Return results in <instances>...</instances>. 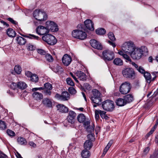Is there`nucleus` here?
<instances>
[{
  "label": "nucleus",
  "mask_w": 158,
  "mask_h": 158,
  "mask_svg": "<svg viewBox=\"0 0 158 158\" xmlns=\"http://www.w3.org/2000/svg\"><path fill=\"white\" fill-rule=\"evenodd\" d=\"M135 48L133 42L131 41L125 42L122 46V50L119 51L118 53L126 59V58L124 57V56L126 55L128 56L127 54L130 55Z\"/></svg>",
  "instance_id": "f257e3e1"
},
{
  "label": "nucleus",
  "mask_w": 158,
  "mask_h": 158,
  "mask_svg": "<svg viewBox=\"0 0 158 158\" xmlns=\"http://www.w3.org/2000/svg\"><path fill=\"white\" fill-rule=\"evenodd\" d=\"M148 52V49L146 47L142 46L140 48H135L130 54V56L133 59L139 60L144 53Z\"/></svg>",
  "instance_id": "f03ea898"
},
{
  "label": "nucleus",
  "mask_w": 158,
  "mask_h": 158,
  "mask_svg": "<svg viewBox=\"0 0 158 158\" xmlns=\"http://www.w3.org/2000/svg\"><path fill=\"white\" fill-rule=\"evenodd\" d=\"M33 15L36 19L40 21L46 20L48 18L46 12L41 9H37L34 10Z\"/></svg>",
  "instance_id": "7ed1b4c3"
},
{
  "label": "nucleus",
  "mask_w": 158,
  "mask_h": 158,
  "mask_svg": "<svg viewBox=\"0 0 158 158\" xmlns=\"http://www.w3.org/2000/svg\"><path fill=\"white\" fill-rule=\"evenodd\" d=\"M92 93L93 95L91 97V99L93 102L95 104L93 105V106L95 107L100 105L102 102L101 94L97 89H93Z\"/></svg>",
  "instance_id": "20e7f679"
},
{
  "label": "nucleus",
  "mask_w": 158,
  "mask_h": 158,
  "mask_svg": "<svg viewBox=\"0 0 158 158\" xmlns=\"http://www.w3.org/2000/svg\"><path fill=\"white\" fill-rule=\"evenodd\" d=\"M123 76L127 78L134 79L135 77V72L134 69L131 68H124L122 71Z\"/></svg>",
  "instance_id": "39448f33"
},
{
  "label": "nucleus",
  "mask_w": 158,
  "mask_h": 158,
  "mask_svg": "<svg viewBox=\"0 0 158 158\" xmlns=\"http://www.w3.org/2000/svg\"><path fill=\"white\" fill-rule=\"evenodd\" d=\"M114 56V52L109 49L105 50L102 52V58L105 62L112 60Z\"/></svg>",
  "instance_id": "423d86ee"
},
{
  "label": "nucleus",
  "mask_w": 158,
  "mask_h": 158,
  "mask_svg": "<svg viewBox=\"0 0 158 158\" xmlns=\"http://www.w3.org/2000/svg\"><path fill=\"white\" fill-rule=\"evenodd\" d=\"M131 88V85L129 82L125 81L119 87V91L121 94H126L129 93Z\"/></svg>",
  "instance_id": "0eeeda50"
},
{
  "label": "nucleus",
  "mask_w": 158,
  "mask_h": 158,
  "mask_svg": "<svg viewBox=\"0 0 158 158\" xmlns=\"http://www.w3.org/2000/svg\"><path fill=\"white\" fill-rule=\"evenodd\" d=\"M72 36L81 40H83L86 38L87 35L85 32L80 29L73 30L72 32Z\"/></svg>",
  "instance_id": "6e6552de"
},
{
  "label": "nucleus",
  "mask_w": 158,
  "mask_h": 158,
  "mask_svg": "<svg viewBox=\"0 0 158 158\" xmlns=\"http://www.w3.org/2000/svg\"><path fill=\"white\" fill-rule=\"evenodd\" d=\"M42 39L44 41L50 45H54L57 42V40L54 36L49 34L43 36Z\"/></svg>",
  "instance_id": "1a4fd4ad"
},
{
  "label": "nucleus",
  "mask_w": 158,
  "mask_h": 158,
  "mask_svg": "<svg viewBox=\"0 0 158 158\" xmlns=\"http://www.w3.org/2000/svg\"><path fill=\"white\" fill-rule=\"evenodd\" d=\"M102 106L105 110L112 111L114 108V102L110 100H106L102 102Z\"/></svg>",
  "instance_id": "9d476101"
},
{
  "label": "nucleus",
  "mask_w": 158,
  "mask_h": 158,
  "mask_svg": "<svg viewBox=\"0 0 158 158\" xmlns=\"http://www.w3.org/2000/svg\"><path fill=\"white\" fill-rule=\"evenodd\" d=\"M46 24L49 31H50L52 32H56L58 30V26L53 21H48L46 22Z\"/></svg>",
  "instance_id": "9b49d317"
},
{
  "label": "nucleus",
  "mask_w": 158,
  "mask_h": 158,
  "mask_svg": "<svg viewBox=\"0 0 158 158\" xmlns=\"http://www.w3.org/2000/svg\"><path fill=\"white\" fill-rule=\"evenodd\" d=\"M36 32L40 35H45L49 33V31L47 27L42 26H38L36 28Z\"/></svg>",
  "instance_id": "f8f14e48"
},
{
  "label": "nucleus",
  "mask_w": 158,
  "mask_h": 158,
  "mask_svg": "<svg viewBox=\"0 0 158 158\" xmlns=\"http://www.w3.org/2000/svg\"><path fill=\"white\" fill-rule=\"evenodd\" d=\"M157 73L156 72H153L152 73V75L154 76L152 78L151 74L147 72H146L144 73L143 76L147 83H150L151 81H154L156 78V74Z\"/></svg>",
  "instance_id": "ddd939ff"
},
{
  "label": "nucleus",
  "mask_w": 158,
  "mask_h": 158,
  "mask_svg": "<svg viewBox=\"0 0 158 158\" xmlns=\"http://www.w3.org/2000/svg\"><path fill=\"white\" fill-rule=\"evenodd\" d=\"M55 97L61 100L66 101L69 98V94L67 92H62L61 95L58 94H56Z\"/></svg>",
  "instance_id": "4468645a"
},
{
  "label": "nucleus",
  "mask_w": 158,
  "mask_h": 158,
  "mask_svg": "<svg viewBox=\"0 0 158 158\" xmlns=\"http://www.w3.org/2000/svg\"><path fill=\"white\" fill-rule=\"evenodd\" d=\"M90 43L92 47L94 48L99 50H101L102 49V47L101 44L99 42L95 40H90Z\"/></svg>",
  "instance_id": "2eb2a0df"
},
{
  "label": "nucleus",
  "mask_w": 158,
  "mask_h": 158,
  "mask_svg": "<svg viewBox=\"0 0 158 158\" xmlns=\"http://www.w3.org/2000/svg\"><path fill=\"white\" fill-rule=\"evenodd\" d=\"M76 115V113L74 111L72 110L69 111L67 118L68 122L71 124L73 123L75 121V118Z\"/></svg>",
  "instance_id": "dca6fc26"
},
{
  "label": "nucleus",
  "mask_w": 158,
  "mask_h": 158,
  "mask_svg": "<svg viewBox=\"0 0 158 158\" xmlns=\"http://www.w3.org/2000/svg\"><path fill=\"white\" fill-rule=\"evenodd\" d=\"M44 93L47 95H50L51 94V90L52 89V85L49 83H47L44 84Z\"/></svg>",
  "instance_id": "f3484780"
},
{
  "label": "nucleus",
  "mask_w": 158,
  "mask_h": 158,
  "mask_svg": "<svg viewBox=\"0 0 158 158\" xmlns=\"http://www.w3.org/2000/svg\"><path fill=\"white\" fill-rule=\"evenodd\" d=\"M62 61L64 65L68 66L72 61V58L69 55L65 54L62 57Z\"/></svg>",
  "instance_id": "a211bd4d"
},
{
  "label": "nucleus",
  "mask_w": 158,
  "mask_h": 158,
  "mask_svg": "<svg viewBox=\"0 0 158 158\" xmlns=\"http://www.w3.org/2000/svg\"><path fill=\"white\" fill-rule=\"evenodd\" d=\"M84 24L89 30L93 31L94 29V24L90 19H87L84 22Z\"/></svg>",
  "instance_id": "6ab92c4d"
},
{
  "label": "nucleus",
  "mask_w": 158,
  "mask_h": 158,
  "mask_svg": "<svg viewBox=\"0 0 158 158\" xmlns=\"http://www.w3.org/2000/svg\"><path fill=\"white\" fill-rule=\"evenodd\" d=\"M75 74L80 80L84 81L86 79V74L81 71H77Z\"/></svg>",
  "instance_id": "aec40b11"
},
{
  "label": "nucleus",
  "mask_w": 158,
  "mask_h": 158,
  "mask_svg": "<svg viewBox=\"0 0 158 158\" xmlns=\"http://www.w3.org/2000/svg\"><path fill=\"white\" fill-rule=\"evenodd\" d=\"M57 110L61 113H67L68 111V108L63 104H59L56 106Z\"/></svg>",
  "instance_id": "412c9836"
},
{
  "label": "nucleus",
  "mask_w": 158,
  "mask_h": 158,
  "mask_svg": "<svg viewBox=\"0 0 158 158\" xmlns=\"http://www.w3.org/2000/svg\"><path fill=\"white\" fill-rule=\"evenodd\" d=\"M33 98L37 100L42 99L43 96V94L40 93L38 92H34L32 94Z\"/></svg>",
  "instance_id": "4be33fe9"
},
{
  "label": "nucleus",
  "mask_w": 158,
  "mask_h": 158,
  "mask_svg": "<svg viewBox=\"0 0 158 158\" xmlns=\"http://www.w3.org/2000/svg\"><path fill=\"white\" fill-rule=\"evenodd\" d=\"M124 57L126 58L125 59L126 60V62H128L130 64H131L133 66H134L137 70V69L138 68V65L136 64L135 62H132L130 57L129 56H127L125 55L124 56Z\"/></svg>",
  "instance_id": "5701e85b"
},
{
  "label": "nucleus",
  "mask_w": 158,
  "mask_h": 158,
  "mask_svg": "<svg viewBox=\"0 0 158 158\" xmlns=\"http://www.w3.org/2000/svg\"><path fill=\"white\" fill-rule=\"evenodd\" d=\"M16 40L18 43L20 45H24L26 42V39L20 36L17 37Z\"/></svg>",
  "instance_id": "b1692460"
},
{
  "label": "nucleus",
  "mask_w": 158,
  "mask_h": 158,
  "mask_svg": "<svg viewBox=\"0 0 158 158\" xmlns=\"http://www.w3.org/2000/svg\"><path fill=\"white\" fill-rule=\"evenodd\" d=\"M124 98L126 104L132 102L134 99L133 96L131 94H128L125 95L124 96Z\"/></svg>",
  "instance_id": "393cba45"
},
{
  "label": "nucleus",
  "mask_w": 158,
  "mask_h": 158,
  "mask_svg": "<svg viewBox=\"0 0 158 158\" xmlns=\"http://www.w3.org/2000/svg\"><path fill=\"white\" fill-rule=\"evenodd\" d=\"M125 99L122 98H118L116 100V103L117 105L119 106H123L126 104Z\"/></svg>",
  "instance_id": "a878e982"
},
{
  "label": "nucleus",
  "mask_w": 158,
  "mask_h": 158,
  "mask_svg": "<svg viewBox=\"0 0 158 158\" xmlns=\"http://www.w3.org/2000/svg\"><path fill=\"white\" fill-rule=\"evenodd\" d=\"M43 104L48 107H52V102L51 101L47 98H44L42 101Z\"/></svg>",
  "instance_id": "bb28decb"
},
{
  "label": "nucleus",
  "mask_w": 158,
  "mask_h": 158,
  "mask_svg": "<svg viewBox=\"0 0 158 158\" xmlns=\"http://www.w3.org/2000/svg\"><path fill=\"white\" fill-rule=\"evenodd\" d=\"M113 143V141L110 140L105 148L103 153L102 155V156H104L109 149Z\"/></svg>",
  "instance_id": "cd10ccee"
},
{
  "label": "nucleus",
  "mask_w": 158,
  "mask_h": 158,
  "mask_svg": "<svg viewBox=\"0 0 158 158\" xmlns=\"http://www.w3.org/2000/svg\"><path fill=\"white\" fill-rule=\"evenodd\" d=\"M90 155V153L88 150H84L81 153V156L83 158H89Z\"/></svg>",
  "instance_id": "c85d7f7f"
},
{
  "label": "nucleus",
  "mask_w": 158,
  "mask_h": 158,
  "mask_svg": "<svg viewBox=\"0 0 158 158\" xmlns=\"http://www.w3.org/2000/svg\"><path fill=\"white\" fill-rule=\"evenodd\" d=\"M93 144L90 141L87 140L84 144V147L85 149L89 150L92 147Z\"/></svg>",
  "instance_id": "c756f323"
},
{
  "label": "nucleus",
  "mask_w": 158,
  "mask_h": 158,
  "mask_svg": "<svg viewBox=\"0 0 158 158\" xmlns=\"http://www.w3.org/2000/svg\"><path fill=\"white\" fill-rule=\"evenodd\" d=\"M17 141L19 144L22 145H25L27 143V142L24 138L21 137H18Z\"/></svg>",
  "instance_id": "7c9ffc66"
},
{
  "label": "nucleus",
  "mask_w": 158,
  "mask_h": 158,
  "mask_svg": "<svg viewBox=\"0 0 158 158\" xmlns=\"http://www.w3.org/2000/svg\"><path fill=\"white\" fill-rule=\"evenodd\" d=\"M114 64L116 65L121 66L123 64V61L120 58H115L113 61Z\"/></svg>",
  "instance_id": "2f4dec72"
},
{
  "label": "nucleus",
  "mask_w": 158,
  "mask_h": 158,
  "mask_svg": "<svg viewBox=\"0 0 158 158\" xmlns=\"http://www.w3.org/2000/svg\"><path fill=\"white\" fill-rule=\"evenodd\" d=\"M6 33L7 35L10 37H15L16 35V33L15 31L11 28L8 29Z\"/></svg>",
  "instance_id": "473e14b6"
},
{
  "label": "nucleus",
  "mask_w": 158,
  "mask_h": 158,
  "mask_svg": "<svg viewBox=\"0 0 158 158\" xmlns=\"http://www.w3.org/2000/svg\"><path fill=\"white\" fill-rule=\"evenodd\" d=\"M77 119L80 123H83L85 121L86 117L83 114H80L78 115Z\"/></svg>",
  "instance_id": "72a5a7b5"
},
{
  "label": "nucleus",
  "mask_w": 158,
  "mask_h": 158,
  "mask_svg": "<svg viewBox=\"0 0 158 158\" xmlns=\"http://www.w3.org/2000/svg\"><path fill=\"white\" fill-rule=\"evenodd\" d=\"M18 88L21 89H25L27 87V85L23 81H19L18 83Z\"/></svg>",
  "instance_id": "f704fd0d"
},
{
  "label": "nucleus",
  "mask_w": 158,
  "mask_h": 158,
  "mask_svg": "<svg viewBox=\"0 0 158 158\" xmlns=\"http://www.w3.org/2000/svg\"><path fill=\"white\" fill-rule=\"evenodd\" d=\"M96 33L99 35H102L104 34L106 32L105 29L103 28H100L96 30Z\"/></svg>",
  "instance_id": "c9c22d12"
},
{
  "label": "nucleus",
  "mask_w": 158,
  "mask_h": 158,
  "mask_svg": "<svg viewBox=\"0 0 158 158\" xmlns=\"http://www.w3.org/2000/svg\"><path fill=\"white\" fill-rule=\"evenodd\" d=\"M14 69L15 73L18 74H20L22 71L21 67L18 65H16L15 66Z\"/></svg>",
  "instance_id": "e433bc0d"
},
{
  "label": "nucleus",
  "mask_w": 158,
  "mask_h": 158,
  "mask_svg": "<svg viewBox=\"0 0 158 158\" xmlns=\"http://www.w3.org/2000/svg\"><path fill=\"white\" fill-rule=\"evenodd\" d=\"M30 79L32 82H36L38 81L39 78L37 75L35 74H33L32 75L30 78Z\"/></svg>",
  "instance_id": "4c0bfd02"
},
{
  "label": "nucleus",
  "mask_w": 158,
  "mask_h": 158,
  "mask_svg": "<svg viewBox=\"0 0 158 158\" xmlns=\"http://www.w3.org/2000/svg\"><path fill=\"white\" fill-rule=\"evenodd\" d=\"M7 128L5 122L2 120H0V129L4 130Z\"/></svg>",
  "instance_id": "58836bf2"
},
{
  "label": "nucleus",
  "mask_w": 158,
  "mask_h": 158,
  "mask_svg": "<svg viewBox=\"0 0 158 158\" xmlns=\"http://www.w3.org/2000/svg\"><path fill=\"white\" fill-rule=\"evenodd\" d=\"M22 36L25 37H27L30 39H35L37 40H39L40 39L38 36L32 34H29V36L24 35H22Z\"/></svg>",
  "instance_id": "ea45409f"
},
{
  "label": "nucleus",
  "mask_w": 158,
  "mask_h": 158,
  "mask_svg": "<svg viewBox=\"0 0 158 158\" xmlns=\"http://www.w3.org/2000/svg\"><path fill=\"white\" fill-rule=\"evenodd\" d=\"M66 81L68 85L72 86L74 85V83L70 78H67L66 79Z\"/></svg>",
  "instance_id": "a19ab883"
},
{
  "label": "nucleus",
  "mask_w": 158,
  "mask_h": 158,
  "mask_svg": "<svg viewBox=\"0 0 158 158\" xmlns=\"http://www.w3.org/2000/svg\"><path fill=\"white\" fill-rule=\"evenodd\" d=\"M45 57L46 59L48 61L51 62L53 61V57L50 54H46Z\"/></svg>",
  "instance_id": "79ce46f5"
},
{
  "label": "nucleus",
  "mask_w": 158,
  "mask_h": 158,
  "mask_svg": "<svg viewBox=\"0 0 158 158\" xmlns=\"http://www.w3.org/2000/svg\"><path fill=\"white\" fill-rule=\"evenodd\" d=\"M108 35L109 39L112 41H114L116 40V39L113 33L112 32H109L108 34Z\"/></svg>",
  "instance_id": "37998d69"
},
{
  "label": "nucleus",
  "mask_w": 158,
  "mask_h": 158,
  "mask_svg": "<svg viewBox=\"0 0 158 158\" xmlns=\"http://www.w3.org/2000/svg\"><path fill=\"white\" fill-rule=\"evenodd\" d=\"M87 131L90 133L92 132L94 130V126H93V124L92 125H90L86 128Z\"/></svg>",
  "instance_id": "c03bdc74"
},
{
  "label": "nucleus",
  "mask_w": 158,
  "mask_h": 158,
  "mask_svg": "<svg viewBox=\"0 0 158 158\" xmlns=\"http://www.w3.org/2000/svg\"><path fill=\"white\" fill-rule=\"evenodd\" d=\"M87 137L89 139V140L91 142L94 141L95 140L94 135V134H90L87 135Z\"/></svg>",
  "instance_id": "a18cd8bd"
},
{
  "label": "nucleus",
  "mask_w": 158,
  "mask_h": 158,
  "mask_svg": "<svg viewBox=\"0 0 158 158\" xmlns=\"http://www.w3.org/2000/svg\"><path fill=\"white\" fill-rule=\"evenodd\" d=\"M27 48L29 50L32 51L35 49V47L32 44H29L27 45Z\"/></svg>",
  "instance_id": "49530a36"
},
{
  "label": "nucleus",
  "mask_w": 158,
  "mask_h": 158,
  "mask_svg": "<svg viewBox=\"0 0 158 158\" xmlns=\"http://www.w3.org/2000/svg\"><path fill=\"white\" fill-rule=\"evenodd\" d=\"M6 133L10 136H14L15 135L14 131L9 129L7 130Z\"/></svg>",
  "instance_id": "de8ad7c7"
},
{
  "label": "nucleus",
  "mask_w": 158,
  "mask_h": 158,
  "mask_svg": "<svg viewBox=\"0 0 158 158\" xmlns=\"http://www.w3.org/2000/svg\"><path fill=\"white\" fill-rule=\"evenodd\" d=\"M10 87L12 89L14 90L18 88V83L12 82L10 85Z\"/></svg>",
  "instance_id": "09e8293b"
},
{
  "label": "nucleus",
  "mask_w": 158,
  "mask_h": 158,
  "mask_svg": "<svg viewBox=\"0 0 158 158\" xmlns=\"http://www.w3.org/2000/svg\"><path fill=\"white\" fill-rule=\"evenodd\" d=\"M56 70H54L55 72L56 73H60L61 72H62L63 71V69L60 66L57 65L56 66Z\"/></svg>",
  "instance_id": "8fccbe9b"
},
{
  "label": "nucleus",
  "mask_w": 158,
  "mask_h": 158,
  "mask_svg": "<svg viewBox=\"0 0 158 158\" xmlns=\"http://www.w3.org/2000/svg\"><path fill=\"white\" fill-rule=\"evenodd\" d=\"M68 90L69 92L71 94H74L76 93V89L72 87L69 88Z\"/></svg>",
  "instance_id": "3c124183"
},
{
  "label": "nucleus",
  "mask_w": 158,
  "mask_h": 158,
  "mask_svg": "<svg viewBox=\"0 0 158 158\" xmlns=\"http://www.w3.org/2000/svg\"><path fill=\"white\" fill-rule=\"evenodd\" d=\"M37 51L38 53L41 55H44L46 54V51L42 49H38Z\"/></svg>",
  "instance_id": "603ef678"
},
{
  "label": "nucleus",
  "mask_w": 158,
  "mask_h": 158,
  "mask_svg": "<svg viewBox=\"0 0 158 158\" xmlns=\"http://www.w3.org/2000/svg\"><path fill=\"white\" fill-rule=\"evenodd\" d=\"M137 70L140 73H145V70L144 69L143 67L141 66H139Z\"/></svg>",
  "instance_id": "864d4df0"
},
{
  "label": "nucleus",
  "mask_w": 158,
  "mask_h": 158,
  "mask_svg": "<svg viewBox=\"0 0 158 158\" xmlns=\"http://www.w3.org/2000/svg\"><path fill=\"white\" fill-rule=\"evenodd\" d=\"M33 74H32V73L29 71H26L25 72V75L28 78H31V76Z\"/></svg>",
  "instance_id": "5fc2aeb1"
},
{
  "label": "nucleus",
  "mask_w": 158,
  "mask_h": 158,
  "mask_svg": "<svg viewBox=\"0 0 158 158\" xmlns=\"http://www.w3.org/2000/svg\"><path fill=\"white\" fill-rule=\"evenodd\" d=\"M99 110H95V118L96 119L98 120L99 119Z\"/></svg>",
  "instance_id": "6e6d98bb"
},
{
  "label": "nucleus",
  "mask_w": 158,
  "mask_h": 158,
  "mask_svg": "<svg viewBox=\"0 0 158 158\" xmlns=\"http://www.w3.org/2000/svg\"><path fill=\"white\" fill-rule=\"evenodd\" d=\"M99 114H100V116H101V117H102V118H103L104 117V116L106 115V112L104 111H102L101 110H99Z\"/></svg>",
  "instance_id": "4d7b16f0"
},
{
  "label": "nucleus",
  "mask_w": 158,
  "mask_h": 158,
  "mask_svg": "<svg viewBox=\"0 0 158 158\" xmlns=\"http://www.w3.org/2000/svg\"><path fill=\"white\" fill-rule=\"evenodd\" d=\"M28 144L30 146L33 148H35L36 147V144L32 141L29 142Z\"/></svg>",
  "instance_id": "13d9d810"
},
{
  "label": "nucleus",
  "mask_w": 158,
  "mask_h": 158,
  "mask_svg": "<svg viewBox=\"0 0 158 158\" xmlns=\"http://www.w3.org/2000/svg\"><path fill=\"white\" fill-rule=\"evenodd\" d=\"M90 122L89 121H86L84 123V125L85 127L86 128V127L90 126Z\"/></svg>",
  "instance_id": "bf43d9fd"
},
{
  "label": "nucleus",
  "mask_w": 158,
  "mask_h": 158,
  "mask_svg": "<svg viewBox=\"0 0 158 158\" xmlns=\"http://www.w3.org/2000/svg\"><path fill=\"white\" fill-rule=\"evenodd\" d=\"M0 158H8V157L6 154L0 152Z\"/></svg>",
  "instance_id": "052dcab7"
},
{
  "label": "nucleus",
  "mask_w": 158,
  "mask_h": 158,
  "mask_svg": "<svg viewBox=\"0 0 158 158\" xmlns=\"http://www.w3.org/2000/svg\"><path fill=\"white\" fill-rule=\"evenodd\" d=\"M7 20L11 22L12 23L14 24H16V22L14 21L12 18H8L7 19Z\"/></svg>",
  "instance_id": "680f3d73"
},
{
  "label": "nucleus",
  "mask_w": 158,
  "mask_h": 158,
  "mask_svg": "<svg viewBox=\"0 0 158 158\" xmlns=\"http://www.w3.org/2000/svg\"><path fill=\"white\" fill-rule=\"evenodd\" d=\"M43 89H44V87H40L39 88H35L32 89V91H35L38 90H41Z\"/></svg>",
  "instance_id": "e2e57ef3"
},
{
  "label": "nucleus",
  "mask_w": 158,
  "mask_h": 158,
  "mask_svg": "<svg viewBox=\"0 0 158 158\" xmlns=\"http://www.w3.org/2000/svg\"><path fill=\"white\" fill-rule=\"evenodd\" d=\"M70 74L76 82H78V81L77 80V78L75 77V76L73 75V74L72 73L70 72Z\"/></svg>",
  "instance_id": "0e129e2a"
},
{
  "label": "nucleus",
  "mask_w": 158,
  "mask_h": 158,
  "mask_svg": "<svg viewBox=\"0 0 158 158\" xmlns=\"http://www.w3.org/2000/svg\"><path fill=\"white\" fill-rule=\"evenodd\" d=\"M153 158H158V150L153 154Z\"/></svg>",
  "instance_id": "69168bd1"
},
{
  "label": "nucleus",
  "mask_w": 158,
  "mask_h": 158,
  "mask_svg": "<svg viewBox=\"0 0 158 158\" xmlns=\"http://www.w3.org/2000/svg\"><path fill=\"white\" fill-rule=\"evenodd\" d=\"M108 42L110 45H112L114 48L116 47V45L115 43L110 40L108 41Z\"/></svg>",
  "instance_id": "338daca9"
},
{
  "label": "nucleus",
  "mask_w": 158,
  "mask_h": 158,
  "mask_svg": "<svg viewBox=\"0 0 158 158\" xmlns=\"http://www.w3.org/2000/svg\"><path fill=\"white\" fill-rule=\"evenodd\" d=\"M149 148L148 147H147V148H146L144 150V151H143V152L145 153V154H146L149 151Z\"/></svg>",
  "instance_id": "774afa93"
}]
</instances>
